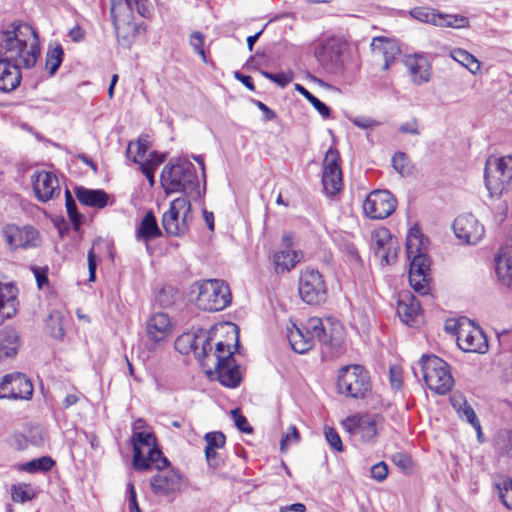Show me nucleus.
Wrapping results in <instances>:
<instances>
[{"label":"nucleus","mask_w":512,"mask_h":512,"mask_svg":"<svg viewBox=\"0 0 512 512\" xmlns=\"http://www.w3.org/2000/svg\"><path fill=\"white\" fill-rule=\"evenodd\" d=\"M39 54V37L30 24H13L12 31L0 32V59L31 68L36 64Z\"/></svg>","instance_id":"obj_1"},{"label":"nucleus","mask_w":512,"mask_h":512,"mask_svg":"<svg viewBox=\"0 0 512 512\" xmlns=\"http://www.w3.org/2000/svg\"><path fill=\"white\" fill-rule=\"evenodd\" d=\"M161 186L166 194L183 193L185 198L197 200L202 196L195 166L185 159L167 163L160 175Z\"/></svg>","instance_id":"obj_2"},{"label":"nucleus","mask_w":512,"mask_h":512,"mask_svg":"<svg viewBox=\"0 0 512 512\" xmlns=\"http://www.w3.org/2000/svg\"><path fill=\"white\" fill-rule=\"evenodd\" d=\"M426 251L427 241L423 234L417 227L411 228L406 238V252L410 259L409 282L420 295H427L430 291V261Z\"/></svg>","instance_id":"obj_3"},{"label":"nucleus","mask_w":512,"mask_h":512,"mask_svg":"<svg viewBox=\"0 0 512 512\" xmlns=\"http://www.w3.org/2000/svg\"><path fill=\"white\" fill-rule=\"evenodd\" d=\"M287 339L291 348L299 354H304L312 349L316 340L327 347H335L339 344L337 339L327 332L322 319L318 317L309 318L301 326L291 323L287 327Z\"/></svg>","instance_id":"obj_4"},{"label":"nucleus","mask_w":512,"mask_h":512,"mask_svg":"<svg viewBox=\"0 0 512 512\" xmlns=\"http://www.w3.org/2000/svg\"><path fill=\"white\" fill-rule=\"evenodd\" d=\"M485 185L491 197H500L512 190V156H490L485 163Z\"/></svg>","instance_id":"obj_5"},{"label":"nucleus","mask_w":512,"mask_h":512,"mask_svg":"<svg viewBox=\"0 0 512 512\" xmlns=\"http://www.w3.org/2000/svg\"><path fill=\"white\" fill-rule=\"evenodd\" d=\"M427 387L439 395L448 393L454 385L448 364L435 355H423L419 362Z\"/></svg>","instance_id":"obj_6"},{"label":"nucleus","mask_w":512,"mask_h":512,"mask_svg":"<svg viewBox=\"0 0 512 512\" xmlns=\"http://www.w3.org/2000/svg\"><path fill=\"white\" fill-rule=\"evenodd\" d=\"M337 388L340 394L363 399L371 389L368 371L361 365H348L339 370Z\"/></svg>","instance_id":"obj_7"},{"label":"nucleus","mask_w":512,"mask_h":512,"mask_svg":"<svg viewBox=\"0 0 512 512\" xmlns=\"http://www.w3.org/2000/svg\"><path fill=\"white\" fill-rule=\"evenodd\" d=\"M231 303L229 286L222 280L209 279L198 284L197 306L204 311L215 312Z\"/></svg>","instance_id":"obj_8"},{"label":"nucleus","mask_w":512,"mask_h":512,"mask_svg":"<svg viewBox=\"0 0 512 512\" xmlns=\"http://www.w3.org/2000/svg\"><path fill=\"white\" fill-rule=\"evenodd\" d=\"M149 486L155 496L172 502L183 490L185 477L173 467L159 469L150 477Z\"/></svg>","instance_id":"obj_9"},{"label":"nucleus","mask_w":512,"mask_h":512,"mask_svg":"<svg viewBox=\"0 0 512 512\" xmlns=\"http://www.w3.org/2000/svg\"><path fill=\"white\" fill-rule=\"evenodd\" d=\"M190 200L185 197L174 199L169 209L162 216V226L170 236L184 235L192 221Z\"/></svg>","instance_id":"obj_10"},{"label":"nucleus","mask_w":512,"mask_h":512,"mask_svg":"<svg viewBox=\"0 0 512 512\" xmlns=\"http://www.w3.org/2000/svg\"><path fill=\"white\" fill-rule=\"evenodd\" d=\"M212 332L204 329L183 333L175 340V349L181 354L193 353L201 366H209Z\"/></svg>","instance_id":"obj_11"},{"label":"nucleus","mask_w":512,"mask_h":512,"mask_svg":"<svg viewBox=\"0 0 512 512\" xmlns=\"http://www.w3.org/2000/svg\"><path fill=\"white\" fill-rule=\"evenodd\" d=\"M300 298L309 305H319L326 300L327 287L322 274L311 267L301 270L298 280Z\"/></svg>","instance_id":"obj_12"},{"label":"nucleus","mask_w":512,"mask_h":512,"mask_svg":"<svg viewBox=\"0 0 512 512\" xmlns=\"http://www.w3.org/2000/svg\"><path fill=\"white\" fill-rule=\"evenodd\" d=\"M345 42L339 37L322 39L316 46L314 55L319 64L330 73H337L343 66L342 53Z\"/></svg>","instance_id":"obj_13"},{"label":"nucleus","mask_w":512,"mask_h":512,"mask_svg":"<svg viewBox=\"0 0 512 512\" xmlns=\"http://www.w3.org/2000/svg\"><path fill=\"white\" fill-rule=\"evenodd\" d=\"M111 16L118 43L124 48H129L137 35L133 14L127 6L117 2L112 4Z\"/></svg>","instance_id":"obj_14"},{"label":"nucleus","mask_w":512,"mask_h":512,"mask_svg":"<svg viewBox=\"0 0 512 512\" xmlns=\"http://www.w3.org/2000/svg\"><path fill=\"white\" fill-rule=\"evenodd\" d=\"M322 185L325 194L333 197L340 192L343 185L340 155L336 148L330 147L322 162Z\"/></svg>","instance_id":"obj_15"},{"label":"nucleus","mask_w":512,"mask_h":512,"mask_svg":"<svg viewBox=\"0 0 512 512\" xmlns=\"http://www.w3.org/2000/svg\"><path fill=\"white\" fill-rule=\"evenodd\" d=\"M396 199L387 190H375L363 202L364 214L371 219H385L396 209Z\"/></svg>","instance_id":"obj_16"},{"label":"nucleus","mask_w":512,"mask_h":512,"mask_svg":"<svg viewBox=\"0 0 512 512\" xmlns=\"http://www.w3.org/2000/svg\"><path fill=\"white\" fill-rule=\"evenodd\" d=\"M378 416L370 414L353 415L343 422L344 429L354 438L363 443L374 441L377 436Z\"/></svg>","instance_id":"obj_17"},{"label":"nucleus","mask_w":512,"mask_h":512,"mask_svg":"<svg viewBox=\"0 0 512 512\" xmlns=\"http://www.w3.org/2000/svg\"><path fill=\"white\" fill-rule=\"evenodd\" d=\"M33 395V385L26 375L20 372L6 374L0 381L1 399L29 400Z\"/></svg>","instance_id":"obj_18"},{"label":"nucleus","mask_w":512,"mask_h":512,"mask_svg":"<svg viewBox=\"0 0 512 512\" xmlns=\"http://www.w3.org/2000/svg\"><path fill=\"white\" fill-rule=\"evenodd\" d=\"M457 345L464 352L484 354L488 351V342L484 332L470 322L467 325H459Z\"/></svg>","instance_id":"obj_19"},{"label":"nucleus","mask_w":512,"mask_h":512,"mask_svg":"<svg viewBox=\"0 0 512 512\" xmlns=\"http://www.w3.org/2000/svg\"><path fill=\"white\" fill-rule=\"evenodd\" d=\"M3 235L7 244L13 248H34L40 244L39 232L33 226L18 227L14 224L3 228Z\"/></svg>","instance_id":"obj_20"},{"label":"nucleus","mask_w":512,"mask_h":512,"mask_svg":"<svg viewBox=\"0 0 512 512\" xmlns=\"http://www.w3.org/2000/svg\"><path fill=\"white\" fill-rule=\"evenodd\" d=\"M455 236L464 243L475 245L484 236V227L472 214L459 215L452 225Z\"/></svg>","instance_id":"obj_21"},{"label":"nucleus","mask_w":512,"mask_h":512,"mask_svg":"<svg viewBox=\"0 0 512 512\" xmlns=\"http://www.w3.org/2000/svg\"><path fill=\"white\" fill-rule=\"evenodd\" d=\"M33 190L40 202H47L60 196L61 188L55 174L40 171L32 176Z\"/></svg>","instance_id":"obj_22"},{"label":"nucleus","mask_w":512,"mask_h":512,"mask_svg":"<svg viewBox=\"0 0 512 512\" xmlns=\"http://www.w3.org/2000/svg\"><path fill=\"white\" fill-rule=\"evenodd\" d=\"M371 241L375 256L382 265H390L396 258V242L387 228H378L372 232Z\"/></svg>","instance_id":"obj_23"},{"label":"nucleus","mask_w":512,"mask_h":512,"mask_svg":"<svg viewBox=\"0 0 512 512\" xmlns=\"http://www.w3.org/2000/svg\"><path fill=\"white\" fill-rule=\"evenodd\" d=\"M397 314L401 321L408 326H416L422 321V309L418 299L409 291L399 295Z\"/></svg>","instance_id":"obj_24"},{"label":"nucleus","mask_w":512,"mask_h":512,"mask_svg":"<svg viewBox=\"0 0 512 512\" xmlns=\"http://www.w3.org/2000/svg\"><path fill=\"white\" fill-rule=\"evenodd\" d=\"M214 371L212 374H215L218 381L226 387L236 388L239 386L241 382V375L239 372V367L234 358L230 360L221 359L220 362L214 363L212 365Z\"/></svg>","instance_id":"obj_25"},{"label":"nucleus","mask_w":512,"mask_h":512,"mask_svg":"<svg viewBox=\"0 0 512 512\" xmlns=\"http://www.w3.org/2000/svg\"><path fill=\"white\" fill-rule=\"evenodd\" d=\"M133 468L137 471L147 470V465L142 461V448L148 449L156 445V438L149 430L137 431L132 434Z\"/></svg>","instance_id":"obj_26"},{"label":"nucleus","mask_w":512,"mask_h":512,"mask_svg":"<svg viewBox=\"0 0 512 512\" xmlns=\"http://www.w3.org/2000/svg\"><path fill=\"white\" fill-rule=\"evenodd\" d=\"M147 335L154 343L165 341L171 334L172 324L165 313H155L147 321Z\"/></svg>","instance_id":"obj_27"},{"label":"nucleus","mask_w":512,"mask_h":512,"mask_svg":"<svg viewBox=\"0 0 512 512\" xmlns=\"http://www.w3.org/2000/svg\"><path fill=\"white\" fill-rule=\"evenodd\" d=\"M18 289L12 283L0 280V325L5 319L11 318L17 311Z\"/></svg>","instance_id":"obj_28"},{"label":"nucleus","mask_w":512,"mask_h":512,"mask_svg":"<svg viewBox=\"0 0 512 512\" xmlns=\"http://www.w3.org/2000/svg\"><path fill=\"white\" fill-rule=\"evenodd\" d=\"M23 67L20 63H14L0 59V90L10 92L16 89L21 82L20 69Z\"/></svg>","instance_id":"obj_29"},{"label":"nucleus","mask_w":512,"mask_h":512,"mask_svg":"<svg viewBox=\"0 0 512 512\" xmlns=\"http://www.w3.org/2000/svg\"><path fill=\"white\" fill-rule=\"evenodd\" d=\"M371 49L375 56H381L384 59L383 69L387 70L396 56L400 53V48L394 39L384 36L374 37L371 42Z\"/></svg>","instance_id":"obj_30"},{"label":"nucleus","mask_w":512,"mask_h":512,"mask_svg":"<svg viewBox=\"0 0 512 512\" xmlns=\"http://www.w3.org/2000/svg\"><path fill=\"white\" fill-rule=\"evenodd\" d=\"M405 64L414 84L422 85L430 80V63L424 56H409Z\"/></svg>","instance_id":"obj_31"},{"label":"nucleus","mask_w":512,"mask_h":512,"mask_svg":"<svg viewBox=\"0 0 512 512\" xmlns=\"http://www.w3.org/2000/svg\"><path fill=\"white\" fill-rule=\"evenodd\" d=\"M21 346L20 336L12 327L0 330V361L14 358Z\"/></svg>","instance_id":"obj_32"},{"label":"nucleus","mask_w":512,"mask_h":512,"mask_svg":"<svg viewBox=\"0 0 512 512\" xmlns=\"http://www.w3.org/2000/svg\"><path fill=\"white\" fill-rule=\"evenodd\" d=\"M495 271L502 283L512 286V248L503 247L495 258Z\"/></svg>","instance_id":"obj_33"},{"label":"nucleus","mask_w":512,"mask_h":512,"mask_svg":"<svg viewBox=\"0 0 512 512\" xmlns=\"http://www.w3.org/2000/svg\"><path fill=\"white\" fill-rule=\"evenodd\" d=\"M450 402L460 419L467 421L473 428L479 427V419L463 394L454 393Z\"/></svg>","instance_id":"obj_34"},{"label":"nucleus","mask_w":512,"mask_h":512,"mask_svg":"<svg viewBox=\"0 0 512 512\" xmlns=\"http://www.w3.org/2000/svg\"><path fill=\"white\" fill-rule=\"evenodd\" d=\"M162 235L156 217L152 211L146 212L136 230L137 240L149 242Z\"/></svg>","instance_id":"obj_35"},{"label":"nucleus","mask_w":512,"mask_h":512,"mask_svg":"<svg viewBox=\"0 0 512 512\" xmlns=\"http://www.w3.org/2000/svg\"><path fill=\"white\" fill-rule=\"evenodd\" d=\"M75 195L83 205L95 208H103L107 205L108 195L103 190H92L85 187H76Z\"/></svg>","instance_id":"obj_36"},{"label":"nucleus","mask_w":512,"mask_h":512,"mask_svg":"<svg viewBox=\"0 0 512 512\" xmlns=\"http://www.w3.org/2000/svg\"><path fill=\"white\" fill-rule=\"evenodd\" d=\"M302 259V254L296 250L285 249L277 251L273 256V264L277 273L290 271Z\"/></svg>","instance_id":"obj_37"},{"label":"nucleus","mask_w":512,"mask_h":512,"mask_svg":"<svg viewBox=\"0 0 512 512\" xmlns=\"http://www.w3.org/2000/svg\"><path fill=\"white\" fill-rule=\"evenodd\" d=\"M494 489L502 504L512 510V479L507 476H499L494 480Z\"/></svg>","instance_id":"obj_38"},{"label":"nucleus","mask_w":512,"mask_h":512,"mask_svg":"<svg viewBox=\"0 0 512 512\" xmlns=\"http://www.w3.org/2000/svg\"><path fill=\"white\" fill-rule=\"evenodd\" d=\"M64 56V50L59 43H50L46 53L45 69L52 76L60 67Z\"/></svg>","instance_id":"obj_39"},{"label":"nucleus","mask_w":512,"mask_h":512,"mask_svg":"<svg viewBox=\"0 0 512 512\" xmlns=\"http://www.w3.org/2000/svg\"><path fill=\"white\" fill-rule=\"evenodd\" d=\"M450 56L455 61L466 67L472 74H477L480 71V61L468 51L461 48H455L451 50Z\"/></svg>","instance_id":"obj_40"},{"label":"nucleus","mask_w":512,"mask_h":512,"mask_svg":"<svg viewBox=\"0 0 512 512\" xmlns=\"http://www.w3.org/2000/svg\"><path fill=\"white\" fill-rule=\"evenodd\" d=\"M142 461L147 465V470L152 466H155L157 471L170 467L169 460L163 456V453L156 445L147 449V456L144 455V451L142 452Z\"/></svg>","instance_id":"obj_41"},{"label":"nucleus","mask_w":512,"mask_h":512,"mask_svg":"<svg viewBox=\"0 0 512 512\" xmlns=\"http://www.w3.org/2000/svg\"><path fill=\"white\" fill-rule=\"evenodd\" d=\"M409 15L423 23H428L435 26H439L442 24V13H439L434 9L426 7H415L409 11Z\"/></svg>","instance_id":"obj_42"},{"label":"nucleus","mask_w":512,"mask_h":512,"mask_svg":"<svg viewBox=\"0 0 512 512\" xmlns=\"http://www.w3.org/2000/svg\"><path fill=\"white\" fill-rule=\"evenodd\" d=\"M209 354V366H203L204 368H207V373L209 375H212V365L216 362H220V360L227 359L230 360L233 358V352L231 351L230 345L227 343H224L222 341H219L216 343L215 350L211 348V351L208 349Z\"/></svg>","instance_id":"obj_43"},{"label":"nucleus","mask_w":512,"mask_h":512,"mask_svg":"<svg viewBox=\"0 0 512 512\" xmlns=\"http://www.w3.org/2000/svg\"><path fill=\"white\" fill-rule=\"evenodd\" d=\"M149 144V140L144 137H140L135 143L130 142L126 150L127 157L134 163H143L142 160L149 149Z\"/></svg>","instance_id":"obj_44"},{"label":"nucleus","mask_w":512,"mask_h":512,"mask_svg":"<svg viewBox=\"0 0 512 512\" xmlns=\"http://www.w3.org/2000/svg\"><path fill=\"white\" fill-rule=\"evenodd\" d=\"M54 465L49 456H42L20 465L19 469L28 473L47 472Z\"/></svg>","instance_id":"obj_45"},{"label":"nucleus","mask_w":512,"mask_h":512,"mask_svg":"<svg viewBox=\"0 0 512 512\" xmlns=\"http://www.w3.org/2000/svg\"><path fill=\"white\" fill-rule=\"evenodd\" d=\"M36 497V491L28 483H19L12 485L11 498L14 502L25 503Z\"/></svg>","instance_id":"obj_46"},{"label":"nucleus","mask_w":512,"mask_h":512,"mask_svg":"<svg viewBox=\"0 0 512 512\" xmlns=\"http://www.w3.org/2000/svg\"><path fill=\"white\" fill-rule=\"evenodd\" d=\"M392 166L401 176H409L412 174L413 166L406 153L398 151L391 159Z\"/></svg>","instance_id":"obj_47"},{"label":"nucleus","mask_w":512,"mask_h":512,"mask_svg":"<svg viewBox=\"0 0 512 512\" xmlns=\"http://www.w3.org/2000/svg\"><path fill=\"white\" fill-rule=\"evenodd\" d=\"M295 90L303 95L322 117L327 118L330 116L329 107L313 94H311L304 86L301 84H295Z\"/></svg>","instance_id":"obj_48"},{"label":"nucleus","mask_w":512,"mask_h":512,"mask_svg":"<svg viewBox=\"0 0 512 512\" xmlns=\"http://www.w3.org/2000/svg\"><path fill=\"white\" fill-rule=\"evenodd\" d=\"M123 6H127L133 14L135 9L142 17L148 18L151 15V5L148 0H121Z\"/></svg>","instance_id":"obj_49"},{"label":"nucleus","mask_w":512,"mask_h":512,"mask_svg":"<svg viewBox=\"0 0 512 512\" xmlns=\"http://www.w3.org/2000/svg\"><path fill=\"white\" fill-rule=\"evenodd\" d=\"M204 440L206 442L205 451L208 452L223 448L226 442L225 435L220 431L206 433Z\"/></svg>","instance_id":"obj_50"},{"label":"nucleus","mask_w":512,"mask_h":512,"mask_svg":"<svg viewBox=\"0 0 512 512\" xmlns=\"http://www.w3.org/2000/svg\"><path fill=\"white\" fill-rule=\"evenodd\" d=\"M441 25L439 27L466 28L469 27V20L461 15L442 14Z\"/></svg>","instance_id":"obj_51"},{"label":"nucleus","mask_w":512,"mask_h":512,"mask_svg":"<svg viewBox=\"0 0 512 512\" xmlns=\"http://www.w3.org/2000/svg\"><path fill=\"white\" fill-rule=\"evenodd\" d=\"M65 206L67 214L74 226H79L81 223V214L77 211L76 203L69 190L65 191Z\"/></svg>","instance_id":"obj_52"},{"label":"nucleus","mask_w":512,"mask_h":512,"mask_svg":"<svg viewBox=\"0 0 512 512\" xmlns=\"http://www.w3.org/2000/svg\"><path fill=\"white\" fill-rule=\"evenodd\" d=\"M261 74L281 87L287 86L293 80L292 72L270 73L267 71H261Z\"/></svg>","instance_id":"obj_53"},{"label":"nucleus","mask_w":512,"mask_h":512,"mask_svg":"<svg viewBox=\"0 0 512 512\" xmlns=\"http://www.w3.org/2000/svg\"><path fill=\"white\" fill-rule=\"evenodd\" d=\"M9 447L17 451H23L28 448L29 439L22 433L15 432L7 438Z\"/></svg>","instance_id":"obj_54"},{"label":"nucleus","mask_w":512,"mask_h":512,"mask_svg":"<svg viewBox=\"0 0 512 512\" xmlns=\"http://www.w3.org/2000/svg\"><path fill=\"white\" fill-rule=\"evenodd\" d=\"M324 434L331 448L338 452H342L344 450L342 440L334 428L325 427Z\"/></svg>","instance_id":"obj_55"},{"label":"nucleus","mask_w":512,"mask_h":512,"mask_svg":"<svg viewBox=\"0 0 512 512\" xmlns=\"http://www.w3.org/2000/svg\"><path fill=\"white\" fill-rule=\"evenodd\" d=\"M190 45L194 48L195 52L201 55L203 61H206V55L203 48L204 45V35L201 32H194L190 36Z\"/></svg>","instance_id":"obj_56"},{"label":"nucleus","mask_w":512,"mask_h":512,"mask_svg":"<svg viewBox=\"0 0 512 512\" xmlns=\"http://www.w3.org/2000/svg\"><path fill=\"white\" fill-rule=\"evenodd\" d=\"M232 415H233V419H234V423H235L236 427L241 432H244V433L252 432L253 429H252L251 425L248 423L246 417L243 416L242 414H240L237 409L232 411Z\"/></svg>","instance_id":"obj_57"},{"label":"nucleus","mask_w":512,"mask_h":512,"mask_svg":"<svg viewBox=\"0 0 512 512\" xmlns=\"http://www.w3.org/2000/svg\"><path fill=\"white\" fill-rule=\"evenodd\" d=\"M398 130L403 134H411L415 136L420 135L419 123L418 120L415 118L402 123L399 126Z\"/></svg>","instance_id":"obj_58"},{"label":"nucleus","mask_w":512,"mask_h":512,"mask_svg":"<svg viewBox=\"0 0 512 512\" xmlns=\"http://www.w3.org/2000/svg\"><path fill=\"white\" fill-rule=\"evenodd\" d=\"M388 475V468L384 462H379L371 467V477L376 481H383Z\"/></svg>","instance_id":"obj_59"},{"label":"nucleus","mask_w":512,"mask_h":512,"mask_svg":"<svg viewBox=\"0 0 512 512\" xmlns=\"http://www.w3.org/2000/svg\"><path fill=\"white\" fill-rule=\"evenodd\" d=\"M392 461L404 472H408L412 468V462L410 457L402 453H396L392 456Z\"/></svg>","instance_id":"obj_60"},{"label":"nucleus","mask_w":512,"mask_h":512,"mask_svg":"<svg viewBox=\"0 0 512 512\" xmlns=\"http://www.w3.org/2000/svg\"><path fill=\"white\" fill-rule=\"evenodd\" d=\"M300 439L298 430L295 426H290L284 439L281 441V450H284L292 443H297Z\"/></svg>","instance_id":"obj_61"},{"label":"nucleus","mask_w":512,"mask_h":512,"mask_svg":"<svg viewBox=\"0 0 512 512\" xmlns=\"http://www.w3.org/2000/svg\"><path fill=\"white\" fill-rule=\"evenodd\" d=\"M352 123L362 129L373 128L378 126L380 123L367 116H357L352 119Z\"/></svg>","instance_id":"obj_62"},{"label":"nucleus","mask_w":512,"mask_h":512,"mask_svg":"<svg viewBox=\"0 0 512 512\" xmlns=\"http://www.w3.org/2000/svg\"><path fill=\"white\" fill-rule=\"evenodd\" d=\"M157 166H154L153 163L143 162L140 164L141 172L146 176L150 186L152 187L155 183L154 172Z\"/></svg>","instance_id":"obj_63"},{"label":"nucleus","mask_w":512,"mask_h":512,"mask_svg":"<svg viewBox=\"0 0 512 512\" xmlns=\"http://www.w3.org/2000/svg\"><path fill=\"white\" fill-rule=\"evenodd\" d=\"M82 398L86 399V397L81 392L78 391H76L75 393L68 394L62 401V407L64 409H68L69 407L77 404Z\"/></svg>","instance_id":"obj_64"}]
</instances>
